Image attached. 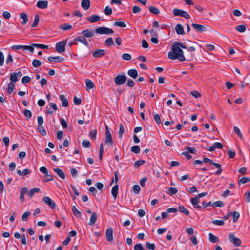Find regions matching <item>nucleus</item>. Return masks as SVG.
<instances>
[{"mask_svg": "<svg viewBox=\"0 0 250 250\" xmlns=\"http://www.w3.org/2000/svg\"><path fill=\"white\" fill-rule=\"evenodd\" d=\"M168 57L169 59L174 60L178 59L181 61L185 60V57L183 55V51L177 44L176 42L171 46V51L168 53Z\"/></svg>", "mask_w": 250, "mask_h": 250, "instance_id": "f257e3e1", "label": "nucleus"}, {"mask_svg": "<svg viewBox=\"0 0 250 250\" xmlns=\"http://www.w3.org/2000/svg\"><path fill=\"white\" fill-rule=\"evenodd\" d=\"M204 163H209L212 165L217 168V170L215 172V174L217 175H219L222 172L221 165L218 163L214 162L211 159L208 158H204L203 160Z\"/></svg>", "mask_w": 250, "mask_h": 250, "instance_id": "f03ea898", "label": "nucleus"}, {"mask_svg": "<svg viewBox=\"0 0 250 250\" xmlns=\"http://www.w3.org/2000/svg\"><path fill=\"white\" fill-rule=\"evenodd\" d=\"M95 32L99 34H111L114 33V31L105 27H100L95 29Z\"/></svg>", "mask_w": 250, "mask_h": 250, "instance_id": "7ed1b4c3", "label": "nucleus"}, {"mask_svg": "<svg viewBox=\"0 0 250 250\" xmlns=\"http://www.w3.org/2000/svg\"><path fill=\"white\" fill-rule=\"evenodd\" d=\"M173 13L175 16H179L187 19H189L190 18L188 12L181 9L175 8L173 10Z\"/></svg>", "mask_w": 250, "mask_h": 250, "instance_id": "20e7f679", "label": "nucleus"}, {"mask_svg": "<svg viewBox=\"0 0 250 250\" xmlns=\"http://www.w3.org/2000/svg\"><path fill=\"white\" fill-rule=\"evenodd\" d=\"M126 81V77L124 75H118L114 79L115 84L117 85H121L125 83Z\"/></svg>", "mask_w": 250, "mask_h": 250, "instance_id": "39448f33", "label": "nucleus"}, {"mask_svg": "<svg viewBox=\"0 0 250 250\" xmlns=\"http://www.w3.org/2000/svg\"><path fill=\"white\" fill-rule=\"evenodd\" d=\"M66 42L67 40H64L57 43L56 44V50L60 53L64 52Z\"/></svg>", "mask_w": 250, "mask_h": 250, "instance_id": "423d86ee", "label": "nucleus"}, {"mask_svg": "<svg viewBox=\"0 0 250 250\" xmlns=\"http://www.w3.org/2000/svg\"><path fill=\"white\" fill-rule=\"evenodd\" d=\"M105 144L106 145H112L113 144V140L112 138L111 134L109 130V128L107 125L105 127Z\"/></svg>", "mask_w": 250, "mask_h": 250, "instance_id": "0eeeda50", "label": "nucleus"}, {"mask_svg": "<svg viewBox=\"0 0 250 250\" xmlns=\"http://www.w3.org/2000/svg\"><path fill=\"white\" fill-rule=\"evenodd\" d=\"M229 241L233 243L235 246H239L241 244L240 239L236 237L233 233H230L229 234Z\"/></svg>", "mask_w": 250, "mask_h": 250, "instance_id": "6e6552de", "label": "nucleus"}, {"mask_svg": "<svg viewBox=\"0 0 250 250\" xmlns=\"http://www.w3.org/2000/svg\"><path fill=\"white\" fill-rule=\"evenodd\" d=\"M43 202L48 205L52 209L55 208L56 204L50 197L46 196L43 198Z\"/></svg>", "mask_w": 250, "mask_h": 250, "instance_id": "1a4fd4ad", "label": "nucleus"}, {"mask_svg": "<svg viewBox=\"0 0 250 250\" xmlns=\"http://www.w3.org/2000/svg\"><path fill=\"white\" fill-rule=\"evenodd\" d=\"M192 26L195 30L201 33L205 32L207 30L206 27L202 25L192 23Z\"/></svg>", "mask_w": 250, "mask_h": 250, "instance_id": "9d476101", "label": "nucleus"}, {"mask_svg": "<svg viewBox=\"0 0 250 250\" xmlns=\"http://www.w3.org/2000/svg\"><path fill=\"white\" fill-rule=\"evenodd\" d=\"M190 201L192 204L193 205L194 208L198 209H201L202 208V207L198 205L199 203L200 202V200L197 196L191 198L190 199Z\"/></svg>", "mask_w": 250, "mask_h": 250, "instance_id": "9b49d317", "label": "nucleus"}, {"mask_svg": "<svg viewBox=\"0 0 250 250\" xmlns=\"http://www.w3.org/2000/svg\"><path fill=\"white\" fill-rule=\"evenodd\" d=\"M48 1L46 0H39L37 2L36 6L40 9H45L48 6Z\"/></svg>", "mask_w": 250, "mask_h": 250, "instance_id": "f8f14e48", "label": "nucleus"}, {"mask_svg": "<svg viewBox=\"0 0 250 250\" xmlns=\"http://www.w3.org/2000/svg\"><path fill=\"white\" fill-rule=\"evenodd\" d=\"M105 54V51L103 49L96 50L93 52V56L95 58H100Z\"/></svg>", "mask_w": 250, "mask_h": 250, "instance_id": "ddd939ff", "label": "nucleus"}, {"mask_svg": "<svg viewBox=\"0 0 250 250\" xmlns=\"http://www.w3.org/2000/svg\"><path fill=\"white\" fill-rule=\"evenodd\" d=\"M113 230L112 228L108 229L106 231V237L107 240L109 242H112L113 241Z\"/></svg>", "mask_w": 250, "mask_h": 250, "instance_id": "4468645a", "label": "nucleus"}, {"mask_svg": "<svg viewBox=\"0 0 250 250\" xmlns=\"http://www.w3.org/2000/svg\"><path fill=\"white\" fill-rule=\"evenodd\" d=\"M74 41L79 42H81L86 46H87L88 45V42L83 36L77 37L74 39Z\"/></svg>", "mask_w": 250, "mask_h": 250, "instance_id": "2eb2a0df", "label": "nucleus"}, {"mask_svg": "<svg viewBox=\"0 0 250 250\" xmlns=\"http://www.w3.org/2000/svg\"><path fill=\"white\" fill-rule=\"evenodd\" d=\"M48 60L50 62H62L64 60V58L60 56L52 57L49 56L48 57Z\"/></svg>", "mask_w": 250, "mask_h": 250, "instance_id": "dca6fc26", "label": "nucleus"}, {"mask_svg": "<svg viewBox=\"0 0 250 250\" xmlns=\"http://www.w3.org/2000/svg\"><path fill=\"white\" fill-rule=\"evenodd\" d=\"M60 100L62 102V105L63 107H67L68 105V102L66 98L63 94H61L59 96Z\"/></svg>", "mask_w": 250, "mask_h": 250, "instance_id": "f3484780", "label": "nucleus"}, {"mask_svg": "<svg viewBox=\"0 0 250 250\" xmlns=\"http://www.w3.org/2000/svg\"><path fill=\"white\" fill-rule=\"evenodd\" d=\"M87 20L89 22L91 23H94L100 20V17L98 15H93L89 16L87 18Z\"/></svg>", "mask_w": 250, "mask_h": 250, "instance_id": "a211bd4d", "label": "nucleus"}, {"mask_svg": "<svg viewBox=\"0 0 250 250\" xmlns=\"http://www.w3.org/2000/svg\"><path fill=\"white\" fill-rule=\"evenodd\" d=\"M82 34L84 37L91 38L94 35V32L89 31L88 29L84 30L82 32Z\"/></svg>", "mask_w": 250, "mask_h": 250, "instance_id": "6ab92c4d", "label": "nucleus"}, {"mask_svg": "<svg viewBox=\"0 0 250 250\" xmlns=\"http://www.w3.org/2000/svg\"><path fill=\"white\" fill-rule=\"evenodd\" d=\"M175 31L177 34H179V35L184 34L185 32L184 31V28L181 24H177L175 26Z\"/></svg>", "mask_w": 250, "mask_h": 250, "instance_id": "aec40b11", "label": "nucleus"}, {"mask_svg": "<svg viewBox=\"0 0 250 250\" xmlns=\"http://www.w3.org/2000/svg\"><path fill=\"white\" fill-rule=\"evenodd\" d=\"M28 188H22L20 191V199L21 202L24 201V195L27 193Z\"/></svg>", "mask_w": 250, "mask_h": 250, "instance_id": "412c9836", "label": "nucleus"}, {"mask_svg": "<svg viewBox=\"0 0 250 250\" xmlns=\"http://www.w3.org/2000/svg\"><path fill=\"white\" fill-rule=\"evenodd\" d=\"M89 0H82L81 2V6L85 10L88 9L90 7Z\"/></svg>", "mask_w": 250, "mask_h": 250, "instance_id": "4be33fe9", "label": "nucleus"}, {"mask_svg": "<svg viewBox=\"0 0 250 250\" xmlns=\"http://www.w3.org/2000/svg\"><path fill=\"white\" fill-rule=\"evenodd\" d=\"M53 171L57 174V175L61 177L62 179H64L65 177V174L64 173L63 171L58 168H55L53 169Z\"/></svg>", "mask_w": 250, "mask_h": 250, "instance_id": "5701e85b", "label": "nucleus"}, {"mask_svg": "<svg viewBox=\"0 0 250 250\" xmlns=\"http://www.w3.org/2000/svg\"><path fill=\"white\" fill-rule=\"evenodd\" d=\"M128 75L133 79H136L138 76V72L136 69H130L128 71Z\"/></svg>", "mask_w": 250, "mask_h": 250, "instance_id": "b1692460", "label": "nucleus"}, {"mask_svg": "<svg viewBox=\"0 0 250 250\" xmlns=\"http://www.w3.org/2000/svg\"><path fill=\"white\" fill-rule=\"evenodd\" d=\"M97 218V214L94 212H93L92 213L91 216L90 217L89 222L88 223V225L90 226L93 225L96 221Z\"/></svg>", "mask_w": 250, "mask_h": 250, "instance_id": "393cba45", "label": "nucleus"}, {"mask_svg": "<svg viewBox=\"0 0 250 250\" xmlns=\"http://www.w3.org/2000/svg\"><path fill=\"white\" fill-rule=\"evenodd\" d=\"M118 185L117 184L114 186L111 190L112 195L114 197V199H116L118 195Z\"/></svg>", "mask_w": 250, "mask_h": 250, "instance_id": "a878e982", "label": "nucleus"}, {"mask_svg": "<svg viewBox=\"0 0 250 250\" xmlns=\"http://www.w3.org/2000/svg\"><path fill=\"white\" fill-rule=\"evenodd\" d=\"M40 188H34L30 190L28 192H27V196L30 198H32L35 193H38L40 192Z\"/></svg>", "mask_w": 250, "mask_h": 250, "instance_id": "bb28decb", "label": "nucleus"}, {"mask_svg": "<svg viewBox=\"0 0 250 250\" xmlns=\"http://www.w3.org/2000/svg\"><path fill=\"white\" fill-rule=\"evenodd\" d=\"M20 18L23 19V21L21 22V24L22 25L26 24L28 21V18L27 17V14L24 13H21L20 14Z\"/></svg>", "mask_w": 250, "mask_h": 250, "instance_id": "cd10ccee", "label": "nucleus"}, {"mask_svg": "<svg viewBox=\"0 0 250 250\" xmlns=\"http://www.w3.org/2000/svg\"><path fill=\"white\" fill-rule=\"evenodd\" d=\"M86 88L87 90L94 87V85L93 83L89 79L85 80Z\"/></svg>", "mask_w": 250, "mask_h": 250, "instance_id": "c85d7f7f", "label": "nucleus"}, {"mask_svg": "<svg viewBox=\"0 0 250 250\" xmlns=\"http://www.w3.org/2000/svg\"><path fill=\"white\" fill-rule=\"evenodd\" d=\"M178 210L187 216L189 215V211L183 206H180L178 207Z\"/></svg>", "mask_w": 250, "mask_h": 250, "instance_id": "c756f323", "label": "nucleus"}, {"mask_svg": "<svg viewBox=\"0 0 250 250\" xmlns=\"http://www.w3.org/2000/svg\"><path fill=\"white\" fill-rule=\"evenodd\" d=\"M72 28V26L70 24L65 23L61 24L59 26V28L60 29L65 31L70 29Z\"/></svg>", "mask_w": 250, "mask_h": 250, "instance_id": "7c9ffc66", "label": "nucleus"}, {"mask_svg": "<svg viewBox=\"0 0 250 250\" xmlns=\"http://www.w3.org/2000/svg\"><path fill=\"white\" fill-rule=\"evenodd\" d=\"M114 45V42L111 37L108 38L104 42V45L105 46H111Z\"/></svg>", "mask_w": 250, "mask_h": 250, "instance_id": "2f4dec72", "label": "nucleus"}, {"mask_svg": "<svg viewBox=\"0 0 250 250\" xmlns=\"http://www.w3.org/2000/svg\"><path fill=\"white\" fill-rule=\"evenodd\" d=\"M209 239L212 243H216L219 242V238L211 233L209 234Z\"/></svg>", "mask_w": 250, "mask_h": 250, "instance_id": "473e14b6", "label": "nucleus"}, {"mask_svg": "<svg viewBox=\"0 0 250 250\" xmlns=\"http://www.w3.org/2000/svg\"><path fill=\"white\" fill-rule=\"evenodd\" d=\"M148 9L149 11L153 14L158 15L160 13V10L156 7L150 6Z\"/></svg>", "mask_w": 250, "mask_h": 250, "instance_id": "72a5a7b5", "label": "nucleus"}, {"mask_svg": "<svg viewBox=\"0 0 250 250\" xmlns=\"http://www.w3.org/2000/svg\"><path fill=\"white\" fill-rule=\"evenodd\" d=\"M235 29L238 32L241 33L244 32L246 30V26L244 25H237L235 27Z\"/></svg>", "mask_w": 250, "mask_h": 250, "instance_id": "f704fd0d", "label": "nucleus"}, {"mask_svg": "<svg viewBox=\"0 0 250 250\" xmlns=\"http://www.w3.org/2000/svg\"><path fill=\"white\" fill-rule=\"evenodd\" d=\"M72 211L73 214L76 217H80L81 215V212L77 209L75 206H73L72 208Z\"/></svg>", "mask_w": 250, "mask_h": 250, "instance_id": "c9c22d12", "label": "nucleus"}, {"mask_svg": "<svg viewBox=\"0 0 250 250\" xmlns=\"http://www.w3.org/2000/svg\"><path fill=\"white\" fill-rule=\"evenodd\" d=\"M97 130L94 129L91 130L89 133V137L92 140H95L96 138Z\"/></svg>", "mask_w": 250, "mask_h": 250, "instance_id": "e433bc0d", "label": "nucleus"}, {"mask_svg": "<svg viewBox=\"0 0 250 250\" xmlns=\"http://www.w3.org/2000/svg\"><path fill=\"white\" fill-rule=\"evenodd\" d=\"M43 179L44 182H46L53 180V177L51 175L48 174L47 173V174H45V175L43 176Z\"/></svg>", "mask_w": 250, "mask_h": 250, "instance_id": "4c0bfd02", "label": "nucleus"}, {"mask_svg": "<svg viewBox=\"0 0 250 250\" xmlns=\"http://www.w3.org/2000/svg\"><path fill=\"white\" fill-rule=\"evenodd\" d=\"M40 20L39 16L38 15H36L34 17V20L33 24H32L31 26L32 27H35L37 26V25L39 23Z\"/></svg>", "mask_w": 250, "mask_h": 250, "instance_id": "58836bf2", "label": "nucleus"}, {"mask_svg": "<svg viewBox=\"0 0 250 250\" xmlns=\"http://www.w3.org/2000/svg\"><path fill=\"white\" fill-rule=\"evenodd\" d=\"M131 151L136 154L139 153L140 151V148L139 146L138 145L133 146L131 148Z\"/></svg>", "mask_w": 250, "mask_h": 250, "instance_id": "ea45409f", "label": "nucleus"}, {"mask_svg": "<svg viewBox=\"0 0 250 250\" xmlns=\"http://www.w3.org/2000/svg\"><path fill=\"white\" fill-rule=\"evenodd\" d=\"M250 181V179L248 177H244L240 179L238 181V184H243L249 182Z\"/></svg>", "mask_w": 250, "mask_h": 250, "instance_id": "a19ab883", "label": "nucleus"}, {"mask_svg": "<svg viewBox=\"0 0 250 250\" xmlns=\"http://www.w3.org/2000/svg\"><path fill=\"white\" fill-rule=\"evenodd\" d=\"M23 113L24 115L27 118V119H30L32 116V113L31 111L28 109L24 110Z\"/></svg>", "mask_w": 250, "mask_h": 250, "instance_id": "79ce46f5", "label": "nucleus"}, {"mask_svg": "<svg viewBox=\"0 0 250 250\" xmlns=\"http://www.w3.org/2000/svg\"><path fill=\"white\" fill-rule=\"evenodd\" d=\"M38 130L42 135L45 136L46 135V130L43 126L38 125Z\"/></svg>", "mask_w": 250, "mask_h": 250, "instance_id": "37998d69", "label": "nucleus"}, {"mask_svg": "<svg viewBox=\"0 0 250 250\" xmlns=\"http://www.w3.org/2000/svg\"><path fill=\"white\" fill-rule=\"evenodd\" d=\"M41 64V62L39 60L34 59L32 61V65L35 68L39 67Z\"/></svg>", "mask_w": 250, "mask_h": 250, "instance_id": "c03bdc74", "label": "nucleus"}, {"mask_svg": "<svg viewBox=\"0 0 250 250\" xmlns=\"http://www.w3.org/2000/svg\"><path fill=\"white\" fill-rule=\"evenodd\" d=\"M234 132L237 134V135L239 136V137L241 139H242L243 137V135L242 134V133L241 132L239 128L237 127V126H234Z\"/></svg>", "mask_w": 250, "mask_h": 250, "instance_id": "a18cd8bd", "label": "nucleus"}, {"mask_svg": "<svg viewBox=\"0 0 250 250\" xmlns=\"http://www.w3.org/2000/svg\"><path fill=\"white\" fill-rule=\"evenodd\" d=\"M14 88H15V84L13 83H10L8 85V88H7L8 93L9 94H10L12 92Z\"/></svg>", "mask_w": 250, "mask_h": 250, "instance_id": "49530a36", "label": "nucleus"}, {"mask_svg": "<svg viewBox=\"0 0 250 250\" xmlns=\"http://www.w3.org/2000/svg\"><path fill=\"white\" fill-rule=\"evenodd\" d=\"M32 46H34L37 48H40L41 49H48V46L42 44H36L33 43L32 44Z\"/></svg>", "mask_w": 250, "mask_h": 250, "instance_id": "de8ad7c7", "label": "nucleus"}, {"mask_svg": "<svg viewBox=\"0 0 250 250\" xmlns=\"http://www.w3.org/2000/svg\"><path fill=\"white\" fill-rule=\"evenodd\" d=\"M178 192V190L176 188H169L167 193L169 195H173L177 193Z\"/></svg>", "mask_w": 250, "mask_h": 250, "instance_id": "09e8293b", "label": "nucleus"}, {"mask_svg": "<svg viewBox=\"0 0 250 250\" xmlns=\"http://www.w3.org/2000/svg\"><path fill=\"white\" fill-rule=\"evenodd\" d=\"M231 214L233 215V222H236L239 218L240 214L238 212L234 211Z\"/></svg>", "mask_w": 250, "mask_h": 250, "instance_id": "8fccbe9b", "label": "nucleus"}, {"mask_svg": "<svg viewBox=\"0 0 250 250\" xmlns=\"http://www.w3.org/2000/svg\"><path fill=\"white\" fill-rule=\"evenodd\" d=\"M120 128H119V138L121 139L122 138V136H123V134L124 132V125L122 124H120Z\"/></svg>", "mask_w": 250, "mask_h": 250, "instance_id": "3c124183", "label": "nucleus"}, {"mask_svg": "<svg viewBox=\"0 0 250 250\" xmlns=\"http://www.w3.org/2000/svg\"><path fill=\"white\" fill-rule=\"evenodd\" d=\"M114 25L116 26H118L120 27H125L126 26V24L122 21H116L114 23Z\"/></svg>", "mask_w": 250, "mask_h": 250, "instance_id": "603ef678", "label": "nucleus"}, {"mask_svg": "<svg viewBox=\"0 0 250 250\" xmlns=\"http://www.w3.org/2000/svg\"><path fill=\"white\" fill-rule=\"evenodd\" d=\"M82 146L84 148H89L90 147V142L87 140H84L82 142Z\"/></svg>", "mask_w": 250, "mask_h": 250, "instance_id": "864d4df0", "label": "nucleus"}, {"mask_svg": "<svg viewBox=\"0 0 250 250\" xmlns=\"http://www.w3.org/2000/svg\"><path fill=\"white\" fill-rule=\"evenodd\" d=\"M146 247L149 250H154L155 249V245L154 244H151L149 242H146Z\"/></svg>", "mask_w": 250, "mask_h": 250, "instance_id": "5fc2aeb1", "label": "nucleus"}, {"mask_svg": "<svg viewBox=\"0 0 250 250\" xmlns=\"http://www.w3.org/2000/svg\"><path fill=\"white\" fill-rule=\"evenodd\" d=\"M103 153H104L103 144V143H101L100 144V148H99V159L101 160L102 159Z\"/></svg>", "mask_w": 250, "mask_h": 250, "instance_id": "6e6d98bb", "label": "nucleus"}, {"mask_svg": "<svg viewBox=\"0 0 250 250\" xmlns=\"http://www.w3.org/2000/svg\"><path fill=\"white\" fill-rule=\"evenodd\" d=\"M122 58L126 61H129L131 59V56L128 53H124L122 55Z\"/></svg>", "mask_w": 250, "mask_h": 250, "instance_id": "4d7b16f0", "label": "nucleus"}, {"mask_svg": "<svg viewBox=\"0 0 250 250\" xmlns=\"http://www.w3.org/2000/svg\"><path fill=\"white\" fill-rule=\"evenodd\" d=\"M10 79L11 81L12 82V83H14L17 82L18 79L17 76L15 74V73H12L10 74Z\"/></svg>", "mask_w": 250, "mask_h": 250, "instance_id": "13d9d810", "label": "nucleus"}, {"mask_svg": "<svg viewBox=\"0 0 250 250\" xmlns=\"http://www.w3.org/2000/svg\"><path fill=\"white\" fill-rule=\"evenodd\" d=\"M223 206H224V203L223 202H222L221 201H218L215 202L212 204L213 207H222Z\"/></svg>", "mask_w": 250, "mask_h": 250, "instance_id": "bf43d9fd", "label": "nucleus"}, {"mask_svg": "<svg viewBox=\"0 0 250 250\" xmlns=\"http://www.w3.org/2000/svg\"><path fill=\"white\" fill-rule=\"evenodd\" d=\"M185 149L192 154H195L196 152V150L194 147L186 146Z\"/></svg>", "mask_w": 250, "mask_h": 250, "instance_id": "052dcab7", "label": "nucleus"}, {"mask_svg": "<svg viewBox=\"0 0 250 250\" xmlns=\"http://www.w3.org/2000/svg\"><path fill=\"white\" fill-rule=\"evenodd\" d=\"M145 163V161L142 160H138L136 161L134 163V167L135 168H138L140 166L143 165Z\"/></svg>", "mask_w": 250, "mask_h": 250, "instance_id": "680f3d73", "label": "nucleus"}, {"mask_svg": "<svg viewBox=\"0 0 250 250\" xmlns=\"http://www.w3.org/2000/svg\"><path fill=\"white\" fill-rule=\"evenodd\" d=\"M191 95L196 98H198L201 96V94L197 91L194 90L190 92Z\"/></svg>", "mask_w": 250, "mask_h": 250, "instance_id": "e2e57ef3", "label": "nucleus"}, {"mask_svg": "<svg viewBox=\"0 0 250 250\" xmlns=\"http://www.w3.org/2000/svg\"><path fill=\"white\" fill-rule=\"evenodd\" d=\"M212 223L218 226H223L224 224V222L222 220H214L212 221Z\"/></svg>", "mask_w": 250, "mask_h": 250, "instance_id": "0e129e2a", "label": "nucleus"}, {"mask_svg": "<svg viewBox=\"0 0 250 250\" xmlns=\"http://www.w3.org/2000/svg\"><path fill=\"white\" fill-rule=\"evenodd\" d=\"M31 79L29 76H24L22 77L21 82L23 84H25L30 82Z\"/></svg>", "mask_w": 250, "mask_h": 250, "instance_id": "69168bd1", "label": "nucleus"}, {"mask_svg": "<svg viewBox=\"0 0 250 250\" xmlns=\"http://www.w3.org/2000/svg\"><path fill=\"white\" fill-rule=\"evenodd\" d=\"M30 212L29 211H26L24 213L22 214V219L24 221H26L27 220L28 216L30 215Z\"/></svg>", "mask_w": 250, "mask_h": 250, "instance_id": "338daca9", "label": "nucleus"}, {"mask_svg": "<svg viewBox=\"0 0 250 250\" xmlns=\"http://www.w3.org/2000/svg\"><path fill=\"white\" fill-rule=\"evenodd\" d=\"M104 13L106 15H110L112 13V9L109 6H106L104 9Z\"/></svg>", "mask_w": 250, "mask_h": 250, "instance_id": "774afa93", "label": "nucleus"}]
</instances>
